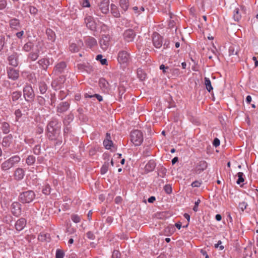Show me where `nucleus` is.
<instances>
[{
	"instance_id": "603ef678",
	"label": "nucleus",
	"mask_w": 258,
	"mask_h": 258,
	"mask_svg": "<svg viewBox=\"0 0 258 258\" xmlns=\"http://www.w3.org/2000/svg\"><path fill=\"white\" fill-rule=\"evenodd\" d=\"M164 189L167 194H170L172 191L171 185L170 184H166L164 187Z\"/></svg>"
},
{
	"instance_id": "a878e982",
	"label": "nucleus",
	"mask_w": 258,
	"mask_h": 258,
	"mask_svg": "<svg viewBox=\"0 0 258 258\" xmlns=\"http://www.w3.org/2000/svg\"><path fill=\"white\" fill-rule=\"evenodd\" d=\"M13 136L12 135H9L8 136L4 138L2 145L3 147H9L12 143Z\"/></svg>"
},
{
	"instance_id": "a18cd8bd",
	"label": "nucleus",
	"mask_w": 258,
	"mask_h": 258,
	"mask_svg": "<svg viewBox=\"0 0 258 258\" xmlns=\"http://www.w3.org/2000/svg\"><path fill=\"white\" fill-rule=\"evenodd\" d=\"M50 185L49 184H46L43 188L42 192L46 195H48L50 193Z\"/></svg>"
},
{
	"instance_id": "e2e57ef3",
	"label": "nucleus",
	"mask_w": 258,
	"mask_h": 258,
	"mask_svg": "<svg viewBox=\"0 0 258 258\" xmlns=\"http://www.w3.org/2000/svg\"><path fill=\"white\" fill-rule=\"evenodd\" d=\"M201 184H202V182H200L198 180H196V181L192 182L191 185L193 187H200L201 186Z\"/></svg>"
},
{
	"instance_id": "f03ea898",
	"label": "nucleus",
	"mask_w": 258,
	"mask_h": 258,
	"mask_svg": "<svg viewBox=\"0 0 258 258\" xmlns=\"http://www.w3.org/2000/svg\"><path fill=\"white\" fill-rule=\"evenodd\" d=\"M131 140L135 146H139L143 141V133L139 130H134L131 133Z\"/></svg>"
},
{
	"instance_id": "f8f14e48",
	"label": "nucleus",
	"mask_w": 258,
	"mask_h": 258,
	"mask_svg": "<svg viewBox=\"0 0 258 258\" xmlns=\"http://www.w3.org/2000/svg\"><path fill=\"white\" fill-rule=\"evenodd\" d=\"M85 22L88 28L91 30L94 31L96 28V24L94 19L91 16H88L85 19Z\"/></svg>"
},
{
	"instance_id": "09e8293b",
	"label": "nucleus",
	"mask_w": 258,
	"mask_h": 258,
	"mask_svg": "<svg viewBox=\"0 0 258 258\" xmlns=\"http://www.w3.org/2000/svg\"><path fill=\"white\" fill-rule=\"evenodd\" d=\"M71 219L72 221L76 223H79L81 221V218L80 216L76 214H73L71 216Z\"/></svg>"
},
{
	"instance_id": "c756f323",
	"label": "nucleus",
	"mask_w": 258,
	"mask_h": 258,
	"mask_svg": "<svg viewBox=\"0 0 258 258\" xmlns=\"http://www.w3.org/2000/svg\"><path fill=\"white\" fill-rule=\"evenodd\" d=\"M10 25L12 29L17 30L20 27L19 20L17 19H13L10 21Z\"/></svg>"
},
{
	"instance_id": "f704fd0d",
	"label": "nucleus",
	"mask_w": 258,
	"mask_h": 258,
	"mask_svg": "<svg viewBox=\"0 0 258 258\" xmlns=\"http://www.w3.org/2000/svg\"><path fill=\"white\" fill-rule=\"evenodd\" d=\"M33 47H34V45L32 43V42L29 41L24 44V45L23 47V50L26 52H29L31 50H33Z\"/></svg>"
},
{
	"instance_id": "69168bd1",
	"label": "nucleus",
	"mask_w": 258,
	"mask_h": 258,
	"mask_svg": "<svg viewBox=\"0 0 258 258\" xmlns=\"http://www.w3.org/2000/svg\"><path fill=\"white\" fill-rule=\"evenodd\" d=\"M201 202V201L200 199H198L197 200V201H196L195 203V206L193 208V210L195 211V212H197L198 210V206L199 205V204Z\"/></svg>"
},
{
	"instance_id": "dca6fc26",
	"label": "nucleus",
	"mask_w": 258,
	"mask_h": 258,
	"mask_svg": "<svg viewBox=\"0 0 258 258\" xmlns=\"http://www.w3.org/2000/svg\"><path fill=\"white\" fill-rule=\"evenodd\" d=\"M47 136L48 138L52 141H56L60 134V131L58 130H47Z\"/></svg>"
},
{
	"instance_id": "412c9836",
	"label": "nucleus",
	"mask_w": 258,
	"mask_h": 258,
	"mask_svg": "<svg viewBox=\"0 0 258 258\" xmlns=\"http://www.w3.org/2000/svg\"><path fill=\"white\" fill-rule=\"evenodd\" d=\"M70 103L68 102L60 103L57 107V112L63 113L68 110L70 107Z\"/></svg>"
},
{
	"instance_id": "0e129e2a",
	"label": "nucleus",
	"mask_w": 258,
	"mask_h": 258,
	"mask_svg": "<svg viewBox=\"0 0 258 258\" xmlns=\"http://www.w3.org/2000/svg\"><path fill=\"white\" fill-rule=\"evenodd\" d=\"M15 114L16 116V120H18V119L21 117L22 116V113L20 109H17L15 112Z\"/></svg>"
},
{
	"instance_id": "423d86ee",
	"label": "nucleus",
	"mask_w": 258,
	"mask_h": 258,
	"mask_svg": "<svg viewBox=\"0 0 258 258\" xmlns=\"http://www.w3.org/2000/svg\"><path fill=\"white\" fill-rule=\"evenodd\" d=\"M110 37L109 35H103L99 41L101 48L103 50H106L110 45Z\"/></svg>"
},
{
	"instance_id": "de8ad7c7",
	"label": "nucleus",
	"mask_w": 258,
	"mask_h": 258,
	"mask_svg": "<svg viewBox=\"0 0 258 258\" xmlns=\"http://www.w3.org/2000/svg\"><path fill=\"white\" fill-rule=\"evenodd\" d=\"M96 59L97 60H100L101 63L102 65H105L107 64V59L105 58H102V55L101 54H98L96 56Z\"/></svg>"
},
{
	"instance_id": "2f4dec72",
	"label": "nucleus",
	"mask_w": 258,
	"mask_h": 258,
	"mask_svg": "<svg viewBox=\"0 0 258 258\" xmlns=\"http://www.w3.org/2000/svg\"><path fill=\"white\" fill-rule=\"evenodd\" d=\"M111 12L114 17L116 18L120 17V13L117 7L114 4L111 5Z\"/></svg>"
},
{
	"instance_id": "4be33fe9",
	"label": "nucleus",
	"mask_w": 258,
	"mask_h": 258,
	"mask_svg": "<svg viewBox=\"0 0 258 258\" xmlns=\"http://www.w3.org/2000/svg\"><path fill=\"white\" fill-rule=\"evenodd\" d=\"M14 178L17 180L22 179L25 175V171L21 168H18L14 172Z\"/></svg>"
},
{
	"instance_id": "6e6552de",
	"label": "nucleus",
	"mask_w": 258,
	"mask_h": 258,
	"mask_svg": "<svg viewBox=\"0 0 258 258\" xmlns=\"http://www.w3.org/2000/svg\"><path fill=\"white\" fill-rule=\"evenodd\" d=\"M135 36V32L131 29L125 30L123 34L124 40L127 42L133 41Z\"/></svg>"
},
{
	"instance_id": "39448f33",
	"label": "nucleus",
	"mask_w": 258,
	"mask_h": 258,
	"mask_svg": "<svg viewBox=\"0 0 258 258\" xmlns=\"http://www.w3.org/2000/svg\"><path fill=\"white\" fill-rule=\"evenodd\" d=\"M23 95L27 101H31L33 100L35 96V94L31 86L27 85L24 87Z\"/></svg>"
},
{
	"instance_id": "20e7f679",
	"label": "nucleus",
	"mask_w": 258,
	"mask_h": 258,
	"mask_svg": "<svg viewBox=\"0 0 258 258\" xmlns=\"http://www.w3.org/2000/svg\"><path fill=\"white\" fill-rule=\"evenodd\" d=\"M42 46L43 44L41 42H38L34 49H33V51L29 53L28 58L32 61L36 60L39 56V53L40 52H43Z\"/></svg>"
},
{
	"instance_id": "9d476101",
	"label": "nucleus",
	"mask_w": 258,
	"mask_h": 258,
	"mask_svg": "<svg viewBox=\"0 0 258 258\" xmlns=\"http://www.w3.org/2000/svg\"><path fill=\"white\" fill-rule=\"evenodd\" d=\"M60 126L58 119L52 118L49 122L47 126V130H58L60 131Z\"/></svg>"
},
{
	"instance_id": "cd10ccee",
	"label": "nucleus",
	"mask_w": 258,
	"mask_h": 258,
	"mask_svg": "<svg viewBox=\"0 0 258 258\" xmlns=\"http://www.w3.org/2000/svg\"><path fill=\"white\" fill-rule=\"evenodd\" d=\"M86 45L89 46L90 48H92V47L96 45L97 44V42L96 40L92 37H88L86 41Z\"/></svg>"
},
{
	"instance_id": "58836bf2",
	"label": "nucleus",
	"mask_w": 258,
	"mask_h": 258,
	"mask_svg": "<svg viewBox=\"0 0 258 258\" xmlns=\"http://www.w3.org/2000/svg\"><path fill=\"white\" fill-rule=\"evenodd\" d=\"M35 158L33 155H29L26 160V162L28 165H32L35 162Z\"/></svg>"
},
{
	"instance_id": "5701e85b",
	"label": "nucleus",
	"mask_w": 258,
	"mask_h": 258,
	"mask_svg": "<svg viewBox=\"0 0 258 258\" xmlns=\"http://www.w3.org/2000/svg\"><path fill=\"white\" fill-rule=\"evenodd\" d=\"M38 63L42 70L46 71L50 64L49 59L47 58H43L39 60Z\"/></svg>"
},
{
	"instance_id": "8fccbe9b",
	"label": "nucleus",
	"mask_w": 258,
	"mask_h": 258,
	"mask_svg": "<svg viewBox=\"0 0 258 258\" xmlns=\"http://www.w3.org/2000/svg\"><path fill=\"white\" fill-rule=\"evenodd\" d=\"M28 9L31 14L35 15L37 13L38 10L36 8L33 6H29L28 7Z\"/></svg>"
},
{
	"instance_id": "49530a36",
	"label": "nucleus",
	"mask_w": 258,
	"mask_h": 258,
	"mask_svg": "<svg viewBox=\"0 0 258 258\" xmlns=\"http://www.w3.org/2000/svg\"><path fill=\"white\" fill-rule=\"evenodd\" d=\"M85 97H89V98L95 97L99 101H101L103 100L102 97L101 95L97 94H95L94 95H90L88 93H86L85 95Z\"/></svg>"
},
{
	"instance_id": "4c0bfd02",
	"label": "nucleus",
	"mask_w": 258,
	"mask_h": 258,
	"mask_svg": "<svg viewBox=\"0 0 258 258\" xmlns=\"http://www.w3.org/2000/svg\"><path fill=\"white\" fill-rule=\"evenodd\" d=\"M2 130L4 134H8L10 132V125L8 122H4L2 123Z\"/></svg>"
},
{
	"instance_id": "13d9d810",
	"label": "nucleus",
	"mask_w": 258,
	"mask_h": 258,
	"mask_svg": "<svg viewBox=\"0 0 258 258\" xmlns=\"http://www.w3.org/2000/svg\"><path fill=\"white\" fill-rule=\"evenodd\" d=\"M247 206V204L245 202H241L239 204V208L242 211H243L246 208Z\"/></svg>"
},
{
	"instance_id": "6ab92c4d",
	"label": "nucleus",
	"mask_w": 258,
	"mask_h": 258,
	"mask_svg": "<svg viewBox=\"0 0 258 258\" xmlns=\"http://www.w3.org/2000/svg\"><path fill=\"white\" fill-rule=\"evenodd\" d=\"M8 77L13 80H17L19 76V71L12 68H9L7 70Z\"/></svg>"
},
{
	"instance_id": "7ed1b4c3",
	"label": "nucleus",
	"mask_w": 258,
	"mask_h": 258,
	"mask_svg": "<svg viewBox=\"0 0 258 258\" xmlns=\"http://www.w3.org/2000/svg\"><path fill=\"white\" fill-rule=\"evenodd\" d=\"M35 196V194L33 191H26L20 194V201L23 203H29L33 201Z\"/></svg>"
},
{
	"instance_id": "f3484780",
	"label": "nucleus",
	"mask_w": 258,
	"mask_h": 258,
	"mask_svg": "<svg viewBox=\"0 0 258 258\" xmlns=\"http://www.w3.org/2000/svg\"><path fill=\"white\" fill-rule=\"evenodd\" d=\"M12 212L16 216H19L21 213V205L18 202L12 204L11 208Z\"/></svg>"
},
{
	"instance_id": "7c9ffc66",
	"label": "nucleus",
	"mask_w": 258,
	"mask_h": 258,
	"mask_svg": "<svg viewBox=\"0 0 258 258\" xmlns=\"http://www.w3.org/2000/svg\"><path fill=\"white\" fill-rule=\"evenodd\" d=\"M74 119V115L72 113H70L67 115L63 120V124L65 126H68L70 124L71 121Z\"/></svg>"
},
{
	"instance_id": "aec40b11",
	"label": "nucleus",
	"mask_w": 258,
	"mask_h": 258,
	"mask_svg": "<svg viewBox=\"0 0 258 258\" xmlns=\"http://www.w3.org/2000/svg\"><path fill=\"white\" fill-rule=\"evenodd\" d=\"M239 52V48L236 45H232L230 46L229 48V56H231L232 57L235 56V60H238V53Z\"/></svg>"
},
{
	"instance_id": "5fc2aeb1",
	"label": "nucleus",
	"mask_w": 258,
	"mask_h": 258,
	"mask_svg": "<svg viewBox=\"0 0 258 258\" xmlns=\"http://www.w3.org/2000/svg\"><path fill=\"white\" fill-rule=\"evenodd\" d=\"M37 100L38 103L42 106L45 105V100L44 97L42 96H38Z\"/></svg>"
},
{
	"instance_id": "2eb2a0df",
	"label": "nucleus",
	"mask_w": 258,
	"mask_h": 258,
	"mask_svg": "<svg viewBox=\"0 0 258 258\" xmlns=\"http://www.w3.org/2000/svg\"><path fill=\"white\" fill-rule=\"evenodd\" d=\"M84 46V43L81 40L77 41V43H73L70 45V50L72 52H78L80 48Z\"/></svg>"
},
{
	"instance_id": "37998d69",
	"label": "nucleus",
	"mask_w": 258,
	"mask_h": 258,
	"mask_svg": "<svg viewBox=\"0 0 258 258\" xmlns=\"http://www.w3.org/2000/svg\"><path fill=\"white\" fill-rule=\"evenodd\" d=\"M109 163L108 162H105L101 168V174H104L107 172L108 170Z\"/></svg>"
},
{
	"instance_id": "79ce46f5",
	"label": "nucleus",
	"mask_w": 258,
	"mask_h": 258,
	"mask_svg": "<svg viewBox=\"0 0 258 258\" xmlns=\"http://www.w3.org/2000/svg\"><path fill=\"white\" fill-rule=\"evenodd\" d=\"M238 176V179L236 181V183L238 184H240L241 183H242L244 181V179L243 178V173L242 172H239L237 174Z\"/></svg>"
},
{
	"instance_id": "473e14b6",
	"label": "nucleus",
	"mask_w": 258,
	"mask_h": 258,
	"mask_svg": "<svg viewBox=\"0 0 258 258\" xmlns=\"http://www.w3.org/2000/svg\"><path fill=\"white\" fill-rule=\"evenodd\" d=\"M47 85L44 82H40L39 83V90L41 94H44L47 90Z\"/></svg>"
},
{
	"instance_id": "864d4df0",
	"label": "nucleus",
	"mask_w": 258,
	"mask_h": 258,
	"mask_svg": "<svg viewBox=\"0 0 258 258\" xmlns=\"http://www.w3.org/2000/svg\"><path fill=\"white\" fill-rule=\"evenodd\" d=\"M47 236H49L47 234H40L38 236V239L40 241H47Z\"/></svg>"
},
{
	"instance_id": "6e6d98bb",
	"label": "nucleus",
	"mask_w": 258,
	"mask_h": 258,
	"mask_svg": "<svg viewBox=\"0 0 258 258\" xmlns=\"http://www.w3.org/2000/svg\"><path fill=\"white\" fill-rule=\"evenodd\" d=\"M5 38L4 36H0V51L3 49L5 42Z\"/></svg>"
},
{
	"instance_id": "680f3d73",
	"label": "nucleus",
	"mask_w": 258,
	"mask_h": 258,
	"mask_svg": "<svg viewBox=\"0 0 258 258\" xmlns=\"http://www.w3.org/2000/svg\"><path fill=\"white\" fill-rule=\"evenodd\" d=\"M120 252L118 250H114L112 253V258H120Z\"/></svg>"
},
{
	"instance_id": "bf43d9fd",
	"label": "nucleus",
	"mask_w": 258,
	"mask_h": 258,
	"mask_svg": "<svg viewBox=\"0 0 258 258\" xmlns=\"http://www.w3.org/2000/svg\"><path fill=\"white\" fill-rule=\"evenodd\" d=\"M166 173V169L165 168H161L158 173V175L160 176L163 177Z\"/></svg>"
},
{
	"instance_id": "4d7b16f0",
	"label": "nucleus",
	"mask_w": 258,
	"mask_h": 258,
	"mask_svg": "<svg viewBox=\"0 0 258 258\" xmlns=\"http://www.w3.org/2000/svg\"><path fill=\"white\" fill-rule=\"evenodd\" d=\"M64 256V253L63 252L60 250L57 249L56 252V258H63Z\"/></svg>"
},
{
	"instance_id": "e433bc0d",
	"label": "nucleus",
	"mask_w": 258,
	"mask_h": 258,
	"mask_svg": "<svg viewBox=\"0 0 258 258\" xmlns=\"http://www.w3.org/2000/svg\"><path fill=\"white\" fill-rule=\"evenodd\" d=\"M241 15L239 13V9L236 8L233 11V18L235 21H239L241 19Z\"/></svg>"
},
{
	"instance_id": "052dcab7",
	"label": "nucleus",
	"mask_w": 258,
	"mask_h": 258,
	"mask_svg": "<svg viewBox=\"0 0 258 258\" xmlns=\"http://www.w3.org/2000/svg\"><path fill=\"white\" fill-rule=\"evenodd\" d=\"M7 6V2L5 0L0 1V10H3L6 8Z\"/></svg>"
},
{
	"instance_id": "9b49d317",
	"label": "nucleus",
	"mask_w": 258,
	"mask_h": 258,
	"mask_svg": "<svg viewBox=\"0 0 258 258\" xmlns=\"http://www.w3.org/2000/svg\"><path fill=\"white\" fill-rule=\"evenodd\" d=\"M67 67V64L65 62L61 61L58 63L53 69V73L55 75H58L63 73Z\"/></svg>"
},
{
	"instance_id": "0eeeda50",
	"label": "nucleus",
	"mask_w": 258,
	"mask_h": 258,
	"mask_svg": "<svg viewBox=\"0 0 258 258\" xmlns=\"http://www.w3.org/2000/svg\"><path fill=\"white\" fill-rule=\"evenodd\" d=\"M207 167L208 163L206 161L204 160L200 161L197 163L194 170V173L196 174H199L206 169Z\"/></svg>"
},
{
	"instance_id": "bb28decb",
	"label": "nucleus",
	"mask_w": 258,
	"mask_h": 258,
	"mask_svg": "<svg viewBox=\"0 0 258 258\" xmlns=\"http://www.w3.org/2000/svg\"><path fill=\"white\" fill-rule=\"evenodd\" d=\"M156 164L154 160H150L145 167V170L147 172L152 171L155 167Z\"/></svg>"
},
{
	"instance_id": "393cba45",
	"label": "nucleus",
	"mask_w": 258,
	"mask_h": 258,
	"mask_svg": "<svg viewBox=\"0 0 258 258\" xmlns=\"http://www.w3.org/2000/svg\"><path fill=\"white\" fill-rule=\"evenodd\" d=\"M99 85L102 90L105 91L108 90L109 87L108 82L104 78H100L99 81Z\"/></svg>"
},
{
	"instance_id": "a19ab883",
	"label": "nucleus",
	"mask_w": 258,
	"mask_h": 258,
	"mask_svg": "<svg viewBox=\"0 0 258 258\" xmlns=\"http://www.w3.org/2000/svg\"><path fill=\"white\" fill-rule=\"evenodd\" d=\"M21 96V92L20 91L14 92L12 94V99L13 101H17Z\"/></svg>"
},
{
	"instance_id": "1a4fd4ad",
	"label": "nucleus",
	"mask_w": 258,
	"mask_h": 258,
	"mask_svg": "<svg viewBox=\"0 0 258 258\" xmlns=\"http://www.w3.org/2000/svg\"><path fill=\"white\" fill-rule=\"evenodd\" d=\"M152 41L154 46L157 48H159L162 46L163 38L158 33L156 32L153 33Z\"/></svg>"
},
{
	"instance_id": "4468645a",
	"label": "nucleus",
	"mask_w": 258,
	"mask_h": 258,
	"mask_svg": "<svg viewBox=\"0 0 258 258\" xmlns=\"http://www.w3.org/2000/svg\"><path fill=\"white\" fill-rule=\"evenodd\" d=\"M117 59L120 63L127 62L129 59V54L125 51H121L118 53Z\"/></svg>"
},
{
	"instance_id": "c9c22d12",
	"label": "nucleus",
	"mask_w": 258,
	"mask_h": 258,
	"mask_svg": "<svg viewBox=\"0 0 258 258\" xmlns=\"http://www.w3.org/2000/svg\"><path fill=\"white\" fill-rule=\"evenodd\" d=\"M120 6L124 11H126L129 6L128 0H119Z\"/></svg>"
},
{
	"instance_id": "774afa93",
	"label": "nucleus",
	"mask_w": 258,
	"mask_h": 258,
	"mask_svg": "<svg viewBox=\"0 0 258 258\" xmlns=\"http://www.w3.org/2000/svg\"><path fill=\"white\" fill-rule=\"evenodd\" d=\"M50 100H51L50 105L51 106H54V104L56 101L55 97L54 94H51Z\"/></svg>"
},
{
	"instance_id": "ea45409f",
	"label": "nucleus",
	"mask_w": 258,
	"mask_h": 258,
	"mask_svg": "<svg viewBox=\"0 0 258 258\" xmlns=\"http://www.w3.org/2000/svg\"><path fill=\"white\" fill-rule=\"evenodd\" d=\"M137 75L142 81L145 80L146 77V74L140 69L137 70Z\"/></svg>"
},
{
	"instance_id": "b1692460",
	"label": "nucleus",
	"mask_w": 258,
	"mask_h": 258,
	"mask_svg": "<svg viewBox=\"0 0 258 258\" xmlns=\"http://www.w3.org/2000/svg\"><path fill=\"white\" fill-rule=\"evenodd\" d=\"M26 220L24 218H21L19 219L15 224L16 229L18 231L22 230L26 226Z\"/></svg>"
},
{
	"instance_id": "ddd939ff",
	"label": "nucleus",
	"mask_w": 258,
	"mask_h": 258,
	"mask_svg": "<svg viewBox=\"0 0 258 258\" xmlns=\"http://www.w3.org/2000/svg\"><path fill=\"white\" fill-rule=\"evenodd\" d=\"M109 2L108 0H103L98 4L99 9L103 14L109 12Z\"/></svg>"
},
{
	"instance_id": "f257e3e1",
	"label": "nucleus",
	"mask_w": 258,
	"mask_h": 258,
	"mask_svg": "<svg viewBox=\"0 0 258 258\" xmlns=\"http://www.w3.org/2000/svg\"><path fill=\"white\" fill-rule=\"evenodd\" d=\"M20 160L21 158L18 155H15L10 157L7 160H5L1 164V167L2 170L7 171L10 169L14 167L15 164L19 163Z\"/></svg>"
},
{
	"instance_id": "c03bdc74",
	"label": "nucleus",
	"mask_w": 258,
	"mask_h": 258,
	"mask_svg": "<svg viewBox=\"0 0 258 258\" xmlns=\"http://www.w3.org/2000/svg\"><path fill=\"white\" fill-rule=\"evenodd\" d=\"M103 145L106 149H110L113 145V143L111 140H104Z\"/></svg>"
},
{
	"instance_id": "3c124183",
	"label": "nucleus",
	"mask_w": 258,
	"mask_h": 258,
	"mask_svg": "<svg viewBox=\"0 0 258 258\" xmlns=\"http://www.w3.org/2000/svg\"><path fill=\"white\" fill-rule=\"evenodd\" d=\"M33 153L35 155H39L40 154L41 147L40 145H37L34 147Z\"/></svg>"
},
{
	"instance_id": "a211bd4d",
	"label": "nucleus",
	"mask_w": 258,
	"mask_h": 258,
	"mask_svg": "<svg viewBox=\"0 0 258 258\" xmlns=\"http://www.w3.org/2000/svg\"><path fill=\"white\" fill-rule=\"evenodd\" d=\"M18 54L16 52H14L8 57L9 63L10 65L17 67L18 65Z\"/></svg>"
},
{
	"instance_id": "338daca9",
	"label": "nucleus",
	"mask_w": 258,
	"mask_h": 258,
	"mask_svg": "<svg viewBox=\"0 0 258 258\" xmlns=\"http://www.w3.org/2000/svg\"><path fill=\"white\" fill-rule=\"evenodd\" d=\"M220 140L218 138H215L214 139L213 145L215 147H217L220 145Z\"/></svg>"
},
{
	"instance_id": "c85d7f7f",
	"label": "nucleus",
	"mask_w": 258,
	"mask_h": 258,
	"mask_svg": "<svg viewBox=\"0 0 258 258\" xmlns=\"http://www.w3.org/2000/svg\"><path fill=\"white\" fill-rule=\"evenodd\" d=\"M46 34L48 40L51 42H54L55 40V34L54 32L50 29H47L46 30Z\"/></svg>"
},
{
	"instance_id": "72a5a7b5",
	"label": "nucleus",
	"mask_w": 258,
	"mask_h": 258,
	"mask_svg": "<svg viewBox=\"0 0 258 258\" xmlns=\"http://www.w3.org/2000/svg\"><path fill=\"white\" fill-rule=\"evenodd\" d=\"M204 84L206 86V89L209 92L213 90L211 82L210 79L207 77L204 78Z\"/></svg>"
}]
</instances>
